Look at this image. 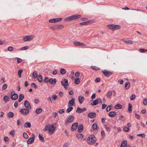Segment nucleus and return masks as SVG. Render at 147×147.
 Instances as JSON below:
<instances>
[{
    "instance_id": "1",
    "label": "nucleus",
    "mask_w": 147,
    "mask_h": 147,
    "mask_svg": "<svg viewBox=\"0 0 147 147\" xmlns=\"http://www.w3.org/2000/svg\"><path fill=\"white\" fill-rule=\"evenodd\" d=\"M87 141L89 144H93L96 141V138L94 136L89 137L87 138Z\"/></svg>"
},
{
    "instance_id": "2",
    "label": "nucleus",
    "mask_w": 147,
    "mask_h": 147,
    "mask_svg": "<svg viewBox=\"0 0 147 147\" xmlns=\"http://www.w3.org/2000/svg\"><path fill=\"white\" fill-rule=\"evenodd\" d=\"M64 27V26L63 25L58 24L50 27V28H51L53 30H58L63 29Z\"/></svg>"
},
{
    "instance_id": "3",
    "label": "nucleus",
    "mask_w": 147,
    "mask_h": 147,
    "mask_svg": "<svg viewBox=\"0 0 147 147\" xmlns=\"http://www.w3.org/2000/svg\"><path fill=\"white\" fill-rule=\"evenodd\" d=\"M102 72L104 76L107 77H109L111 76L113 73L110 71H108L106 70H103L102 71Z\"/></svg>"
},
{
    "instance_id": "4",
    "label": "nucleus",
    "mask_w": 147,
    "mask_h": 147,
    "mask_svg": "<svg viewBox=\"0 0 147 147\" xmlns=\"http://www.w3.org/2000/svg\"><path fill=\"white\" fill-rule=\"evenodd\" d=\"M73 43L76 46L84 47L86 45V44L78 41H74L73 42Z\"/></svg>"
},
{
    "instance_id": "5",
    "label": "nucleus",
    "mask_w": 147,
    "mask_h": 147,
    "mask_svg": "<svg viewBox=\"0 0 147 147\" xmlns=\"http://www.w3.org/2000/svg\"><path fill=\"white\" fill-rule=\"evenodd\" d=\"M29 109H23L20 110V112L23 115H25L28 113L29 112Z\"/></svg>"
},
{
    "instance_id": "6",
    "label": "nucleus",
    "mask_w": 147,
    "mask_h": 147,
    "mask_svg": "<svg viewBox=\"0 0 147 147\" xmlns=\"http://www.w3.org/2000/svg\"><path fill=\"white\" fill-rule=\"evenodd\" d=\"M61 84L64 86V87L66 89V88L67 86L68 85V80L66 79H64L63 81H61Z\"/></svg>"
},
{
    "instance_id": "7",
    "label": "nucleus",
    "mask_w": 147,
    "mask_h": 147,
    "mask_svg": "<svg viewBox=\"0 0 147 147\" xmlns=\"http://www.w3.org/2000/svg\"><path fill=\"white\" fill-rule=\"evenodd\" d=\"M33 38V37L32 36H27L24 37L23 38V40L24 42H26L32 40Z\"/></svg>"
},
{
    "instance_id": "8",
    "label": "nucleus",
    "mask_w": 147,
    "mask_h": 147,
    "mask_svg": "<svg viewBox=\"0 0 147 147\" xmlns=\"http://www.w3.org/2000/svg\"><path fill=\"white\" fill-rule=\"evenodd\" d=\"M55 129V128L54 126V124L52 125L49 129V134H52L54 132Z\"/></svg>"
},
{
    "instance_id": "9",
    "label": "nucleus",
    "mask_w": 147,
    "mask_h": 147,
    "mask_svg": "<svg viewBox=\"0 0 147 147\" xmlns=\"http://www.w3.org/2000/svg\"><path fill=\"white\" fill-rule=\"evenodd\" d=\"M24 105L25 107L26 108V109H31V106L28 101L25 100L24 102Z\"/></svg>"
},
{
    "instance_id": "10",
    "label": "nucleus",
    "mask_w": 147,
    "mask_h": 147,
    "mask_svg": "<svg viewBox=\"0 0 147 147\" xmlns=\"http://www.w3.org/2000/svg\"><path fill=\"white\" fill-rule=\"evenodd\" d=\"M33 137H32L30 138L27 141V143L28 144H32L34 141V137L35 136V135L33 134Z\"/></svg>"
},
{
    "instance_id": "11",
    "label": "nucleus",
    "mask_w": 147,
    "mask_h": 147,
    "mask_svg": "<svg viewBox=\"0 0 147 147\" xmlns=\"http://www.w3.org/2000/svg\"><path fill=\"white\" fill-rule=\"evenodd\" d=\"M78 126V123H75L73 124L71 127V130L72 131H75Z\"/></svg>"
},
{
    "instance_id": "12",
    "label": "nucleus",
    "mask_w": 147,
    "mask_h": 147,
    "mask_svg": "<svg viewBox=\"0 0 147 147\" xmlns=\"http://www.w3.org/2000/svg\"><path fill=\"white\" fill-rule=\"evenodd\" d=\"M87 109L86 108H84L82 109H81L79 107H78L76 111V112L78 113H81L84 111H85Z\"/></svg>"
},
{
    "instance_id": "13",
    "label": "nucleus",
    "mask_w": 147,
    "mask_h": 147,
    "mask_svg": "<svg viewBox=\"0 0 147 147\" xmlns=\"http://www.w3.org/2000/svg\"><path fill=\"white\" fill-rule=\"evenodd\" d=\"M88 117L90 118H94L96 116V114L95 113L90 112L88 114Z\"/></svg>"
},
{
    "instance_id": "14",
    "label": "nucleus",
    "mask_w": 147,
    "mask_h": 147,
    "mask_svg": "<svg viewBox=\"0 0 147 147\" xmlns=\"http://www.w3.org/2000/svg\"><path fill=\"white\" fill-rule=\"evenodd\" d=\"M74 119V116L73 115H71L69 116L67 120V122L68 123H71Z\"/></svg>"
},
{
    "instance_id": "15",
    "label": "nucleus",
    "mask_w": 147,
    "mask_h": 147,
    "mask_svg": "<svg viewBox=\"0 0 147 147\" xmlns=\"http://www.w3.org/2000/svg\"><path fill=\"white\" fill-rule=\"evenodd\" d=\"M83 129V126L82 124H80L78 126V133L81 132Z\"/></svg>"
},
{
    "instance_id": "16",
    "label": "nucleus",
    "mask_w": 147,
    "mask_h": 147,
    "mask_svg": "<svg viewBox=\"0 0 147 147\" xmlns=\"http://www.w3.org/2000/svg\"><path fill=\"white\" fill-rule=\"evenodd\" d=\"M108 115L111 117H114L117 115V113L114 111H111L109 113Z\"/></svg>"
},
{
    "instance_id": "17",
    "label": "nucleus",
    "mask_w": 147,
    "mask_h": 147,
    "mask_svg": "<svg viewBox=\"0 0 147 147\" xmlns=\"http://www.w3.org/2000/svg\"><path fill=\"white\" fill-rule=\"evenodd\" d=\"M75 99L74 98H72L71 100H70L68 102V106H73L75 103Z\"/></svg>"
},
{
    "instance_id": "18",
    "label": "nucleus",
    "mask_w": 147,
    "mask_h": 147,
    "mask_svg": "<svg viewBox=\"0 0 147 147\" xmlns=\"http://www.w3.org/2000/svg\"><path fill=\"white\" fill-rule=\"evenodd\" d=\"M56 82L57 80L55 78H51L49 80V83L51 84H56Z\"/></svg>"
},
{
    "instance_id": "19",
    "label": "nucleus",
    "mask_w": 147,
    "mask_h": 147,
    "mask_svg": "<svg viewBox=\"0 0 147 147\" xmlns=\"http://www.w3.org/2000/svg\"><path fill=\"white\" fill-rule=\"evenodd\" d=\"M18 95L17 94L14 93L11 95V98L12 100H15L17 99L18 98Z\"/></svg>"
},
{
    "instance_id": "20",
    "label": "nucleus",
    "mask_w": 147,
    "mask_h": 147,
    "mask_svg": "<svg viewBox=\"0 0 147 147\" xmlns=\"http://www.w3.org/2000/svg\"><path fill=\"white\" fill-rule=\"evenodd\" d=\"M84 98L83 96H80L78 98L79 102L80 104H82L84 100Z\"/></svg>"
},
{
    "instance_id": "21",
    "label": "nucleus",
    "mask_w": 147,
    "mask_h": 147,
    "mask_svg": "<svg viewBox=\"0 0 147 147\" xmlns=\"http://www.w3.org/2000/svg\"><path fill=\"white\" fill-rule=\"evenodd\" d=\"M107 27L109 29L112 30H114V25L113 24H108Z\"/></svg>"
},
{
    "instance_id": "22",
    "label": "nucleus",
    "mask_w": 147,
    "mask_h": 147,
    "mask_svg": "<svg viewBox=\"0 0 147 147\" xmlns=\"http://www.w3.org/2000/svg\"><path fill=\"white\" fill-rule=\"evenodd\" d=\"M24 96L23 94H20L19 95V99L18 100L19 102H21L22 100L24 98Z\"/></svg>"
},
{
    "instance_id": "23",
    "label": "nucleus",
    "mask_w": 147,
    "mask_h": 147,
    "mask_svg": "<svg viewBox=\"0 0 147 147\" xmlns=\"http://www.w3.org/2000/svg\"><path fill=\"white\" fill-rule=\"evenodd\" d=\"M123 107V106L121 105L120 104H117L116 105L114 108L115 109H121Z\"/></svg>"
},
{
    "instance_id": "24",
    "label": "nucleus",
    "mask_w": 147,
    "mask_h": 147,
    "mask_svg": "<svg viewBox=\"0 0 147 147\" xmlns=\"http://www.w3.org/2000/svg\"><path fill=\"white\" fill-rule=\"evenodd\" d=\"M37 80L38 82H41L42 81V77L40 75H39L37 77Z\"/></svg>"
},
{
    "instance_id": "25",
    "label": "nucleus",
    "mask_w": 147,
    "mask_h": 147,
    "mask_svg": "<svg viewBox=\"0 0 147 147\" xmlns=\"http://www.w3.org/2000/svg\"><path fill=\"white\" fill-rule=\"evenodd\" d=\"M127 143V141L126 140H125L123 141L121 143L120 147H124L125 146Z\"/></svg>"
},
{
    "instance_id": "26",
    "label": "nucleus",
    "mask_w": 147,
    "mask_h": 147,
    "mask_svg": "<svg viewBox=\"0 0 147 147\" xmlns=\"http://www.w3.org/2000/svg\"><path fill=\"white\" fill-rule=\"evenodd\" d=\"M24 127L26 128H29L31 127V124L30 123L26 122L24 124Z\"/></svg>"
},
{
    "instance_id": "27",
    "label": "nucleus",
    "mask_w": 147,
    "mask_h": 147,
    "mask_svg": "<svg viewBox=\"0 0 147 147\" xmlns=\"http://www.w3.org/2000/svg\"><path fill=\"white\" fill-rule=\"evenodd\" d=\"M132 108V105L130 103L128 104V111L130 113H131L132 112V109H131Z\"/></svg>"
},
{
    "instance_id": "28",
    "label": "nucleus",
    "mask_w": 147,
    "mask_h": 147,
    "mask_svg": "<svg viewBox=\"0 0 147 147\" xmlns=\"http://www.w3.org/2000/svg\"><path fill=\"white\" fill-rule=\"evenodd\" d=\"M92 128L94 131H96L97 129V124L96 123H94L92 125Z\"/></svg>"
},
{
    "instance_id": "29",
    "label": "nucleus",
    "mask_w": 147,
    "mask_h": 147,
    "mask_svg": "<svg viewBox=\"0 0 147 147\" xmlns=\"http://www.w3.org/2000/svg\"><path fill=\"white\" fill-rule=\"evenodd\" d=\"M125 87L126 89H127L129 87L130 83L129 82H127L125 85Z\"/></svg>"
},
{
    "instance_id": "30",
    "label": "nucleus",
    "mask_w": 147,
    "mask_h": 147,
    "mask_svg": "<svg viewBox=\"0 0 147 147\" xmlns=\"http://www.w3.org/2000/svg\"><path fill=\"white\" fill-rule=\"evenodd\" d=\"M9 97L7 95L3 97L4 101L6 102H7L8 100Z\"/></svg>"
},
{
    "instance_id": "31",
    "label": "nucleus",
    "mask_w": 147,
    "mask_h": 147,
    "mask_svg": "<svg viewBox=\"0 0 147 147\" xmlns=\"http://www.w3.org/2000/svg\"><path fill=\"white\" fill-rule=\"evenodd\" d=\"M73 15L74 20L79 18L81 17V15H80L76 14Z\"/></svg>"
},
{
    "instance_id": "32",
    "label": "nucleus",
    "mask_w": 147,
    "mask_h": 147,
    "mask_svg": "<svg viewBox=\"0 0 147 147\" xmlns=\"http://www.w3.org/2000/svg\"><path fill=\"white\" fill-rule=\"evenodd\" d=\"M42 109L41 108H39L36 110V113L37 114H39L42 112Z\"/></svg>"
},
{
    "instance_id": "33",
    "label": "nucleus",
    "mask_w": 147,
    "mask_h": 147,
    "mask_svg": "<svg viewBox=\"0 0 147 147\" xmlns=\"http://www.w3.org/2000/svg\"><path fill=\"white\" fill-rule=\"evenodd\" d=\"M14 116L13 113L11 112H9L8 113V117L9 118H12Z\"/></svg>"
},
{
    "instance_id": "34",
    "label": "nucleus",
    "mask_w": 147,
    "mask_h": 147,
    "mask_svg": "<svg viewBox=\"0 0 147 147\" xmlns=\"http://www.w3.org/2000/svg\"><path fill=\"white\" fill-rule=\"evenodd\" d=\"M73 109V107H70L66 110V113H69Z\"/></svg>"
},
{
    "instance_id": "35",
    "label": "nucleus",
    "mask_w": 147,
    "mask_h": 147,
    "mask_svg": "<svg viewBox=\"0 0 147 147\" xmlns=\"http://www.w3.org/2000/svg\"><path fill=\"white\" fill-rule=\"evenodd\" d=\"M112 94V92L109 91L106 94V96L107 97H111Z\"/></svg>"
},
{
    "instance_id": "36",
    "label": "nucleus",
    "mask_w": 147,
    "mask_h": 147,
    "mask_svg": "<svg viewBox=\"0 0 147 147\" xmlns=\"http://www.w3.org/2000/svg\"><path fill=\"white\" fill-rule=\"evenodd\" d=\"M98 101L97 100V99H96L94 100L92 103L91 105L93 106L96 105L98 104Z\"/></svg>"
},
{
    "instance_id": "37",
    "label": "nucleus",
    "mask_w": 147,
    "mask_h": 147,
    "mask_svg": "<svg viewBox=\"0 0 147 147\" xmlns=\"http://www.w3.org/2000/svg\"><path fill=\"white\" fill-rule=\"evenodd\" d=\"M38 74L36 72H34L32 74V76L34 79L36 78L37 77Z\"/></svg>"
},
{
    "instance_id": "38",
    "label": "nucleus",
    "mask_w": 147,
    "mask_h": 147,
    "mask_svg": "<svg viewBox=\"0 0 147 147\" xmlns=\"http://www.w3.org/2000/svg\"><path fill=\"white\" fill-rule=\"evenodd\" d=\"M76 136L78 138L82 139L84 135L82 134H77Z\"/></svg>"
},
{
    "instance_id": "39",
    "label": "nucleus",
    "mask_w": 147,
    "mask_h": 147,
    "mask_svg": "<svg viewBox=\"0 0 147 147\" xmlns=\"http://www.w3.org/2000/svg\"><path fill=\"white\" fill-rule=\"evenodd\" d=\"M23 71V70L22 69H20L18 70V75L19 76V78L21 77V74Z\"/></svg>"
},
{
    "instance_id": "40",
    "label": "nucleus",
    "mask_w": 147,
    "mask_h": 147,
    "mask_svg": "<svg viewBox=\"0 0 147 147\" xmlns=\"http://www.w3.org/2000/svg\"><path fill=\"white\" fill-rule=\"evenodd\" d=\"M121 26L119 25H114V30L119 29L121 28Z\"/></svg>"
},
{
    "instance_id": "41",
    "label": "nucleus",
    "mask_w": 147,
    "mask_h": 147,
    "mask_svg": "<svg viewBox=\"0 0 147 147\" xmlns=\"http://www.w3.org/2000/svg\"><path fill=\"white\" fill-rule=\"evenodd\" d=\"M80 81V80L79 78H77L75 80L74 82L76 84H78L79 83Z\"/></svg>"
},
{
    "instance_id": "42",
    "label": "nucleus",
    "mask_w": 147,
    "mask_h": 147,
    "mask_svg": "<svg viewBox=\"0 0 147 147\" xmlns=\"http://www.w3.org/2000/svg\"><path fill=\"white\" fill-rule=\"evenodd\" d=\"M112 107V105H109L106 108V110L107 112L109 111L111 109Z\"/></svg>"
},
{
    "instance_id": "43",
    "label": "nucleus",
    "mask_w": 147,
    "mask_h": 147,
    "mask_svg": "<svg viewBox=\"0 0 147 147\" xmlns=\"http://www.w3.org/2000/svg\"><path fill=\"white\" fill-rule=\"evenodd\" d=\"M55 20V18L51 19L49 20V22L51 23H56Z\"/></svg>"
},
{
    "instance_id": "44",
    "label": "nucleus",
    "mask_w": 147,
    "mask_h": 147,
    "mask_svg": "<svg viewBox=\"0 0 147 147\" xmlns=\"http://www.w3.org/2000/svg\"><path fill=\"white\" fill-rule=\"evenodd\" d=\"M91 67L94 70H98L99 69V67H98L96 66H91Z\"/></svg>"
},
{
    "instance_id": "45",
    "label": "nucleus",
    "mask_w": 147,
    "mask_h": 147,
    "mask_svg": "<svg viewBox=\"0 0 147 147\" xmlns=\"http://www.w3.org/2000/svg\"><path fill=\"white\" fill-rule=\"evenodd\" d=\"M60 73L62 74H64L65 73L66 71L64 69H61L60 70Z\"/></svg>"
},
{
    "instance_id": "46",
    "label": "nucleus",
    "mask_w": 147,
    "mask_h": 147,
    "mask_svg": "<svg viewBox=\"0 0 147 147\" xmlns=\"http://www.w3.org/2000/svg\"><path fill=\"white\" fill-rule=\"evenodd\" d=\"M31 86L32 87L34 88L35 89H36L37 88V86L34 83H32L31 85Z\"/></svg>"
},
{
    "instance_id": "47",
    "label": "nucleus",
    "mask_w": 147,
    "mask_h": 147,
    "mask_svg": "<svg viewBox=\"0 0 147 147\" xmlns=\"http://www.w3.org/2000/svg\"><path fill=\"white\" fill-rule=\"evenodd\" d=\"M139 51L141 53H144L147 51V49H139Z\"/></svg>"
},
{
    "instance_id": "48",
    "label": "nucleus",
    "mask_w": 147,
    "mask_h": 147,
    "mask_svg": "<svg viewBox=\"0 0 147 147\" xmlns=\"http://www.w3.org/2000/svg\"><path fill=\"white\" fill-rule=\"evenodd\" d=\"M23 136L25 138H28V135L26 132H24L23 134Z\"/></svg>"
},
{
    "instance_id": "49",
    "label": "nucleus",
    "mask_w": 147,
    "mask_h": 147,
    "mask_svg": "<svg viewBox=\"0 0 147 147\" xmlns=\"http://www.w3.org/2000/svg\"><path fill=\"white\" fill-rule=\"evenodd\" d=\"M71 16H69V17H67V18H66L64 19L65 21H69L71 20Z\"/></svg>"
},
{
    "instance_id": "50",
    "label": "nucleus",
    "mask_w": 147,
    "mask_h": 147,
    "mask_svg": "<svg viewBox=\"0 0 147 147\" xmlns=\"http://www.w3.org/2000/svg\"><path fill=\"white\" fill-rule=\"evenodd\" d=\"M49 80L48 77H46L44 79L43 81L45 83H47L49 82Z\"/></svg>"
},
{
    "instance_id": "51",
    "label": "nucleus",
    "mask_w": 147,
    "mask_h": 147,
    "mask_svg": "<svg viewBox=\"0 0 147 147\" xmlns=\"http://www.w3.org/2000/svg\"><path fill=\"white\" fill-rule=\"evenodd\" d=\"M125 42L128 44L130 45L132 43V42L130 40L125 41Z\"/></svg>"
},
{
    "instance_id": "52",
    "label": "nucleus",
    "mask_w": 147,
    "mask_h": 147,
    "mask_svg": "<svg viewBox=\"0 0 147 147\" xmlns=\"http://www.w3.org/2000/svg\"><path fill=\"white\" fill-rule=\"evenodd\" d=\"M136 97V96L134 94H132L130 97V99L131 100H133Z\"/></svg>"
},
{
    "instance_id": "53",
    "label": "nucleus",
    "mask_w": 147,
    "mask_h": 147,
    "mask_svg": "<svg viewBox=\"0 0 147 147\" xmlns=\"http://www.w3.org/2000/svg\"><path fill=\"white\" fill-rule=\"evenodd\" d=\"M38 137L40 140L42 142H44V138L41 136L40 135H39Z\"/></svg>"
},
{
    "instance_id": "54",
    "label": "nucleus",
    "mask_w": 147,
    "mask_h": 147,
    "mask_svg": "<svg viewBox=\"0 0 147 147\" xmlns=\"http://www.w3.org/2000/svg\"><path fill=\"white\" fill-rule=\"evenodd\" d=\"M7 87V85L6 84H4L3 85L2 88V90H4L6 89Z\"/></svg>"
},
{
    "instance_id": "55",
    "label": "nucleus",
    "mask_w": 147,
    "mask_h": 147,
    "mask_svg": "<svg viewBox=\"0 0 147 147\" xmlns=\"http://www.w3.org/2000/svg\"><path fill=\"white\" fill-rule=\"evenodd\" d=\"M123 130L125 132H128L129 130V129L128 127H125L123 129Z\"/></svg>"
},
{
    "instance_id": "56",
    "label": "nucleus",
    "mask_w": 147,
    "mask_h": 147,
    "mask_svg": "<svg viewBox=\"0 0 147 147\" xmlns=\"http://www.w3.org/2000/svg\"><path fill=\"white\" fill-rule=\"evenodd\" d=\"M62 20V18H55V20L56 21V22H59L61 21Z\"/></svg>"
},
{
    "instance_id": "57",
    "label": "nucleus",
    "mask_w": 147,
    "mask_h": 147,
    "mask_svg": "<svg viewBox=\"0 0 147 147\" xmlns=\"http://www.w3.org/2000/svg\"><path fill=\"white\" fill-rule=\"evenodd\" d=\"M13 48L12 47H9L7 48V50L10 51H13Z\"/></svg>"
},
{
    "instance_id": "58",
    "label": "nucleus",
    "mask_w": 147,
    "mask_h": 147,
    "mask_svg": "<svg viewBox=\"0 0 147 147\" xmlns=\"http://www.w3.org/2000/svg\"><path fill=\"white\" fill-rule=\"evenodd\" d=\"M16 59H17V62L18 63H21L22 61V59L20 58H17Z\"/></svg>"
},
{
    "instance_id": "59",
    "label": "nucleus",
    "mask_w": 147,
    "mask_h": 147,
    "mask_svg": "<svg viewBox=\"0 0 147 147\" xmlns=\"http://www.w3.org/2000/svg\"><path fill=\"white\" fill-rule=\"evenodd\" d=\"M52 99L53 101H55L57 98V96L56 95H53L52 96Z\"/></svg>"
},
{
    "instance_id": "60",
    "label": "nucleus",
    "mask_w": 147,
    "mask_h": 147,
    "mask_svg": "<svg viewBox=\"0 0 147 147\" xmlns=\"http://www.w3.org/2000/svg\"><path fill=\"white\" fill-rule=\"evenodd\" d=\"M28 46H26L23 47H22L21 50H25L26 49H28Z\"/></svg>"
},
{
    "instance_id": "61",
    "label": "nucleus",
    "mask_w": 147,
    "mask_h": 147,
    "mask_svg": "<svg viewBox=\"0 0 147 147\" xmlns=\"http://www.w3.org/2000/svg\"><path fill=\"white\" fill-rule=\"evenodd\" d=\"M143 103L145 105H147V99H145L143 101Z\"/></svg>"
},
{
    "instance_id": "62",
    "label": "nucleus",
    "mask_w": 147,
    "mask_h": 147,
    "mask_svg": "<svg viewBox=\"0 0 147 147\" xmlns=\"http://www.w3.org/2000/svg\"><path fill=\"white\" fill-rule=\"evenodd\" d=\"M52 115L54 118H56L57 115V113L56 112H54L53 113Z\"/></svg>"
},
{
    "instance_id": "63",
    "label": "nucleus",
    "mask_w": 147,
    "mask_h": 147,
    "mask_svg": "<svg viewBox=\"0 0 147 147\" xmlns=\"http://www.w3.org/2000/svg\"><path fill=\"white\" fill-rule=\"evenodd\" d=\"M14 106L15 108H17L18 105V102L17 101H16L14 104Z\"/></svg>"
},
{
    "instance_id": "64",
    "label": "nucleus",
    "mask_w": 147,
    "mask_h": 147,
    "mask_svg": "<svg viewBox=\"0 0 147 147\" xmlns=\"http://www.w3.org/2000/svg\"><path fill=\"white\" fill-rule=\"evenodd\" d=\"M69 146V144L68 143H65L63 146V147H68Z\"/></svg>"
}]
</instances>
